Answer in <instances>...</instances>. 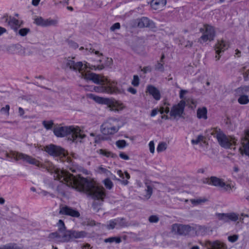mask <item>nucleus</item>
Returning <instances> with one entry per match:
<instances>
[{
  "label": "nucleus",
  "instance_id": "obj_1",
  "mask_svg": "<svg viewBox=\"0 0 249 249\" xmlns=\"http://www.w3.org/2000/svg\"><path fill=\"white\" fill-rule=\"evenodd\" d=\"M13 156L16 157V160H22L29 164L46 168L48 172L53 174L55 179L59 180L66 184L67 186L74 188L79 192L86 193L94 199L92 205L93 209L96 212L99 210L101 203L98 202L95 200L104 201L106 194L105 190L103 187L99 186L94 182L83 177L76 178L67 171L58 169L51 162H46L43 165L36 159L21 153H13Z\"/></svg>",
  "mask_w": 249,
  "mask_h": 249
},
{
  "label": "nucleus",
  "instance_id": "obj_2",
  "mask_svg": "<svg viewBox=\"0 0 249 249\" xmlns=\"http://www.w3.org/2000/svg\"><path fill=\"white\" fill-rule=\"evenodd\" d=\"M53 133L57 137L68 136V140L75 143L83 142L86 137L83 131L78 126H56L53 129Z\"/></svg>",
  "mask_w": 249,
  "mask_h": 249
},
{
  "label": "nucleus",
  "instance_id": "obj_3",
  "mask_svg": "<svg viewBox=\"0 0 249 249\" xmlns=\"http://www.w3.org/2000/svg\"><path fill=\"white\" fill-rule=\"evenodd\" d=\"M210 134L216 138L219 145L225 148H230L232 145H236L235 138L227 136L220 128L217 127L211 129Z\"/></svg>",
  "mask_w": 249,
  "mask_h": 249
},
{
  "label": "nucleus",
  "instance_id": "obj_4",
  "mask_svg": "<svg viewBox=\"0 0 249 249\" xmlns=\"http://www.w3.org/2000/svg\"><path fill=\"white\" fill-rule=\"evenodd\" d=\"M120 128L119 121L115 118H110L104 122L100 126V131L104 135H112Z\"/></svg>",
  "mask_w": 249,
  "mask_h": 249
},
{
  "label": "nucleus",
  "instance_id": "obj_5",
  "mask_svg": "<svg viewBox=\"0 0 249 249\" xmlns=\"http://www.w3.org/2000/svg\"><path fill=\"white\" fill-rule=\"evenodd\" d=\"M53 237L60 238V241L62 242H69L71 239L75 238H82L86 236L87 233L85 231H76L75 230H68L63 235H60L57 232L51 234Z\"/></svg>",
  "mask_w": 249,
  "mask_h": 249
},
{
  "label": "nucleus",
  "instance_id": "obj_6",
  "mask_svg": "<svg viewBox=\"0 0 249 249\" xmlns=\"http://www.w3.org/2000/svg\"><path fill=\"white\" fill-rule=\"evenodd\" d=\"M45 150L50 155L53 157H59L60 158H64L69 163H73L72 160L70 157L67 156L65 150L60 146L51 144L46 145L45 147Z\"/></svg>",
  "mask_w": 249,
  "mask_h": 249
},
{
  "label": "nucleus",
  "instance_id": "obj_7",
  "mask_svg": "<svg viewBox=\"0 0 249 249\" xmlns=\"http://www.w3.org/2000/svg\"><path fill=\"white\" fill-rule=\"evenodd\" d=\"M116 82L107 80L105 83H100L98 86H95L94 90L97 92L116 93L119 91V89L116 87Z\"/></svg>",
  "mask_w": 249,
  "mask_h": 249
},
{
  "label": "nucleus",
  "instance_id": "obj_8",
  "mask_svg": "<svg viewBox=\"0 0 249 249\" xmlns=\"http://www.w3.org/2000/svg\"><path fill=\"white\" fill-rule=\"evenodd\" d=\"M200 32L203 33L198 40L200 43L206 42L207 41H211L214 39L215 36L214 28L207 24H204L203 28L200 29Z\"/></svg>",
  "mask_w": 249,
  "mask_h": 249
},
{
  "label": "nucleus",
  "instance_id": "obj_9",
  "mask_svg": "<svg viewBox=\"0 0 249 249\" xmlns=\"http://www.w3.org/2000/svg\"><path fill=\"white\" fill-rule=\"evenodd\" d=\"M173 232L180 235H187L194 234L196 230L194 227L189 225L174 224L172 226Z\"/></svg>",
  "mask_w": 249,
  "mask_h": 249
},
{
  "label": "nucleus",
  "instance_id": "obj_10",
  "mask_svg": "<svg viewBox=\"0 0 249 249\" xmlns=\"http://www.w3.org/2000/svg\"><path fill=\"white\" fill-rule=\"evenodd\" d=\"M134 26L140 28H149L154 29L156 27L155 23L147 17H143L136 19L133 21Z\"/></svg>",
  "mask_w": 249,
  "mask_h": 249
},
{
  "label": "nucleus",
  "instance_id": "obj_11",
  "mask_svg": "<svg viewBox=\"0 0 249 249\" xmlns=\"http://www.w3.org/2000/svg\"><path fill=\"white\" fill-rule=\"evenodd\" d=\"M185 106V102L183 100H181L177 105L173 106L170 110V116L174 118L181 117L184 113Z\"/></svg>",
  "mask_w": 249,
  "mask_h": 249
},
{
  "label": "nucleus",
  "instance_id": "obj_12",
  "mask_svg": "<svg viewBox=\"0 0 249 249\" xmlns=\"http://www.w3.org/2000/svg\"><path fill=\"white\" fill-rule=\"evenodd\" d=\"M59 213L75 218L80 216V213L76 209L66 205L60 206Z\"/></svg>",
  "mask_w": 249,
  "mask_h": 249
},
{
  "label": "nucleus",
  "instance_id": "obj_13",
  "mask_svg": "<svg viewBox=\"0 0 249 249\" xmlns=\"http://www.w3.org/2000/svg\"><path fill=\"white\" fill-rule=\"evenodd\" d=\"M65 64L66 66L68 68H69L70 70L75 71H78L80 72L89 67L87 63H86V64L85 65H83L82 62H75L73 60L67 59L65 62Z\"/></svg>",
  "mask_w": 249,
  "mask_h": 249
},
{
  "label": "nucleus",
  "instance_id": "obj_14",
  "mask_svg": "<svg viewBox=\"0 0 249 249\" xmlns=\"http://www.w3.org/2000/svg\"><path fill=\"white\" fill-rule=\"evenodd\" d=\"M229 47V43L224 40H218L214 46L216 55L215 58L216 60L220 59V53L224 52Z\"/></svg>",
  "mask_w": 249,
  "mask_h": 249
},
{
  "label": "nucleus",
  "instance_id": "obj_15",
  "mask_svg": "<svg viewBox=\"0 0 249 249\" xmlns=\"http://www.w3.org/2000/svg\"><path fill=\"white\" fill-rule=\"evenodd\" d=\"M7 51L11 54H18L20 55L26 54L25 48L19 44H13L7 48Z\"/></svg>",
  "mask_w": 249,
  "mask_h": 249
},
{
  "label": "nucleus",
  "instance_id": "obj_16",
  "mask_svg": "<svg viewBox=\"0 0 249 249\" xmlns=\"http://www.w3.org/2000/svg\"><path fill=\"white\" fill-rule=\"evenodd\" d=\"M203 245L207 249H226V245L218 240L213 242L209 240L205 241L203 243Z\"/></svg>",
  "mask_w": 249,
  "mask_h": 249
},
{
  "label": "nucleus",
  "instance_id": "obj_17",
  "mask_svg": "<svg viewBox=\"0 0 249 249\" xmlns=\"http://www.w3.org/2000/svg\"><path fill=\"white\" fill-rule=\"evenodd\" d=\"M85 78L87 80L92 81L94 83L99 84L100 83H105L108 80L104 77H101L100 75L94 73H86Z\"/></svg>",
  "mask_w": 249,
  "mask_h": 249
},
{
  "label": "nucleus",
  "instance_id": "obj_18",
  "mask_svg": "<svg viewBox=\"0 0 249 249\" xmlns=\"http://www.w3.org/2000/svg\"><path fill=\"white\" fill-rule=\"evenodd\" d=\"M146 92L153 96L156 100H160L161 97L159 90L152 85H148L146 88Z\"/></svg>",
  "mask_w": 249,
  "mask_h": 249
},
{
  "label": "nucleus",
  "instance_id": "obj_19",
  "mask_svg": "<svg viewBox=\"0 0 249 249\" xmlns=\"http://www.w3.org/2000/svg\"><path fill=\"white\" fill-rule=\"evenodd\" d=\"M22 24V21L19 20L14 17L10 16L8 26L14 31L17 32Z\"/></svg>",
  "mask_w": 249,
  "mask_h": 249
},
{
  "label": "nucleus",
  "instance_id": "obj_20",
  "mask_svg": "<svg viewBox=\"0 0 249 249\" xmlns=\"http://www.w3.org/2000/svg\"><path fill=\"white\" fill-rule=\"evenodd\" d=\"M223 182L224 180L223 179L218 178L216 177L212 176L209 178L208 183L209 184L219 188L220 186H221V185Z\"/></svg>",
  "mask_w": 249,
  "mask_h": 249
},
{
  "label": "nucleus",
  "instance_id": "obj_21",
  "mask_svg": "<svg viewBox=\"0 0 249 249\" xmlns=\"http://www.w3.org/2000/svg\"><path fill=\"white\" fill-rule=\"evenodd\" d=\"M166 2V0H152L151 2V6L153 9L158 10L164 7Z\"/></svg>",
  "mask_w": 249,
  "mask_h": 249
},
{
  "label": "nucleus",
  "instance_id": "obj_22",
  "mask_svg": "<svg viewBox=\"0 0 249 249\" xmlns=\"http://www.w3.org/2000/svg\"><path fill=\"white\" fill-rule=\"evenodd\" d=\"M91 96L92 98L97 103L104 105H109L110 103V101L108 98L101 97L92 94L91 95Z\"/></svg>",
  "mask_w": 249,
  "mask_h": 249
},
{
  "label": "nucleus",
  "instance_id": "obj_23",
  "mask_svg": "<svg viewBox=\"0 0 249 249\" xmlns=\"http://www.w3.org/2000/svg\"><path fill=\"white\" fill-rule=\"evenodd\" d=\"M207 109L206 107L199 108L197 110V117L199 119H207Z\"/></svg>",
  "mask_w": 249,
  "mask_h": 249
},
{
  "label": "nucleus",
  "instance_id": "obj_24",
  "mask_svg": "<svg viewBox=\"0 0 249 249\" xmlns=\"http://www.w3.org/2000/svg\"><path fill=\"white\" fill-rule=\"evenodd\" d=\"M244 139L246 142L243 143V149L240 148V149L242 154H244L249 156V140L247 138H245Z\"/></svg>",
  "mask_w": 249,
  "mask_h": 249
},
{
  "label": "nucleus",
  "instance_id": "obj_25",
  "mask_svg": "<svg viewBox=\"0 0 249 249\" xmlns=\"http://www.w3.org/2000/svg\"><path fill=\"white\" fill-rule=\"evenodd\" d=\"M0 249H22V248L16 243H10L0 246Z\"/></svg>",
  "mask_w": 249,
  "mask_h": 249
},
{
  "label": "nucleus",
  "instance_id": "obj_26",
  "mask_svg": "<svg viewBox=\"0 0 249 249\" xmlns=\"http://www.w3.org/2000/svg\"><path fill=\"white\" fill-rule=\"evenodd\" d=\"M57 225L58 227V231L57 232L60 235H63V233L67 231L66 228L65 227L64 222L62 220H59L58 223H57Z\"/></svg>",
  "mask_w": 249,
  "mask_h": 249
},
{
  "label": "nucleus",
  "instance_id": "obj_27",
  "mask_svg": "<svg viewBox=\"0 0 249 249\" xmlns=\"http://www.w3.org/2000/svg\"><path fill=\"white\" fill-rule=\"evenodd\" d=\"M219 188H221L223 192L230 194L232 192V189L234 188V186H231L230 184H226L224 181L222 184L221 186Z\"/></svg>",
  "mask_w": 249,
  "mask_h": 249
},
{
  "label": "nucleus",
  "instance_id": "obj_28",
  "mask_svg": "<svg viewBox=\"0 0 249 249\" xmlns=\"http://www.w3.org/2000/svg\"><path fill=\"white\" fill-rule=\"evenodd\" d=\"M46 19L41 17H38L35 18L34 23L38 26L46 27Z\"/></svg>",
  "mask_w": 249,
  "mask_h": 249
},
{
  "label": "nucleus",
  "instance_id": "obj_29",
  "mask_svg": "<svg viewBox=\"0 0 249 249\" xmlns=\"http://www.w3.org/2000/svg\"><path fill=\"white\" fill-rule=\"evenodd\" d=\"M46 27L51 26H56L58 23L57 18L52 19L50 18L46 19Z\"/></svg>",
  "mask_w": 249,
  "mask_h": 249
},
{
  "label": "nucleus",
  "instance_id": "obj_30",
  "mask_svg": "<svg viewBox=\"0 0 249 249\" xmlns=\"http://www.w3.org/2000/svg\"><path fill=\"white\" fill-rule=\"evenodd\" d=\"M249 89L248 87H240L237 89L235 92L236 96H240L244 95L245 93Z\"/></svg>",
  "mask_w": 249,
  "mask_h": 249
},
{
  "label": "nucleus",
  "instance_id": "obj_31",
  "mask_svg": "<svg viewBox=\"0 0 249 249\" xmlns=\"http://www.w3.org/2000/svg\"><path fill=\"white\" fill-rule=\"evenodd\" d=\"M115 221L117 223V228L120 227H125L127 225V223L125 219L124 218H118L115 219Z\"/></svg>",
  "mask_w": 249,
  "mask_h": 249
},
{
  "label": "nucleus",
  "instance_id": "obj_32",
  "mask_svg": "<svg viewBox=\"0 0 249 249\" xmlns=\"http://www.w3.org/2000/svg\"><path fill=\"white\" fill-rule=\"evenodd\" d=\"M207 201L205 198H198L196 199H190V202L194 205H197L205 203Z\"/></svg>",
  "mask_w": 249,
  "mask_h": 249
},
{
  "label": "nucleus",
  "instance_id": "obj_33",
  "mask_svg": "<svg viewBox=\"0 0 249 249\" xmlns=\"http://www.w3.org/2000/svg\"><path fill=\"white\" fill-rule=\"evenodd\" d=\"M146 189H145V191L146 192V194L145 195V197L148 199L150 198L151 196L153 193V188L152 186L147 183H146Z\"/></svg>",
  "mask_w": 249,
  "mask_h": 249
},
{
  "label": "nucleus",
  "instance_id": "obj_34",
  "mask_svg": "<svg viewBox=\"0 0 249 249\" xmlns=\"http://www.w3.org/2000/svg\"><path fill=\"white\" fill-rule=\"evenodd\" d=\"M238 102L241 105L247 104L249 103V98L248 96L244 95L239 96L238 99Z\"/></svg>",
  "mask_w": 249,
  "mask_h": 249
},
{
  "label": "nucleus",
  "instance_id": "obj_35",
  "mask_svg": "<svg viewBox=\"0 0 249 249\" xmlns=\"http://www.w3.org/2000/svg\"><path fill=\"white\" fill-rule=\"evenodd\" d=\"M99 153L101 155H103L107 157H111L112 158L115 157L116 156L111 153V152H109L108 151H107L106 150L104 149H100L99 150Z\"/></svg>",
  "mask_w": 249,
  "mask_h": 249
},
{
  "label": "nucleus",
  "instance_id": "obj_36",
  "mask_svg": "<svg viewBox=\"0 0 249 249\" xmlns=\"http://www.w3.org/2000/svg\"><path fill=\"white\" fill-rule=\"evenodd\" d=\"M121 242V239L120 237H111L105 239L106 243H120Z\"/></svg>",
  "mask_w": 249,
  "mask_h": 249
},
{
  "label": "nucleus",
  "instance_id": "obj_37",
  "mask_svg": "<svg viewBox=\"0 0 249 249\" xmlns=\"http://www.w3.org/2000/svg\"><path fill=\"white\" fill-rule=\"evenodd\" d=\"M42 124L46 129L49 130L52 128L53 125V122L52 120L49 121H43Z\"/></svg>",
  "mask_w": 249,
  "mask_h": 249
},
{
  "label": "nucleus",
  "instance_id": "obj_38",
  "mask_svg": "<svg viewBox=\"0 0 249 249\" xmlns=\"http://www.w3.org/2000/svg\"><path fill=\"white\" fill-rule=\"evenodd\" d=\"M216 215L219 220H223L225 222L228 221V213H217Z\"/></svg>",
  "mask_w": 249,
  "mask_h": 249
},
{
  "label": "nucleus",
  "instance_id": "obj_39",
  "mask_svg": "<svg viewBox=\"0 0 249 249\" xmlns=\"http://www.w3.org/2000/svg\"><path fill=\"white\" fill-rule=\"evenodd\" d=\"M30 32V29L27 28H24L18 30V33L21 36H26Z\"/></svg>",
  "mask_w": 249,
  "mask_h": 249
},
{
  "label": "nucleus",
  "instance_id": "obj_40",
  "mask_svg": "<svg viewBox=\"0 0 249 249\" xmlns=\"http://www.w3.org/2000/svg\"><path fill=\"white\" fill-rule=\"evenodd\" d=\"M117 174L123 180H124V178H126L127 179L130 178V175L127 172H125L124 173H123L121 170H118Z\"/></svg>",
  "mask_w": 249,
  "mask_h": 249
},
{
  "label": "nucleus",
  "instance_id": "obj_41",
  "mask_svg": "<svg viewBox=\"0 0 249 249\" xmlns=\"http://www.w3.org/2000/svg\"><path fill=\"white\" fill-rule=\"evenodd\" d=\"M116 146L120 149H122L126 146V142L125 140H118L116 142Z\"/></svg>",
  "mask_w": 249,
  "mask_h": 249
},
{
  "label": "nucleus",
  "instance_id": "obj_42",
  "mask_svg": "<svg viewBox=\"0 0 249 249\" xmlns=\"http://www.w3.org/2000/svg\"><path fill=\"white\" fill-rule=\"evenodd\" d=\"M167 148V145L165 142H160L158 145L157 150L158 152H162Z\"/></svg>",
  "mask_w": 249,
  "mask_h": 249
},
{
  "label": "nucleus",
  "instance_id": "obj_43",
  "mask_svg": "<svg viewBox=\"0 0 249 249\" xmlns=\"http://www.w3.org/2000/svg\"><path fill=\"white\" fill-rule=\"evenodd\" d=\"M203 138L204 137L202 135H198L196 139L192 140L191 142L193 144H197L203 141Z\"/></svg>",
  "mask_w": 249,
  "mask_h": 249
},
{
  "label": "nucleus",
  "instance_id": "obj_44",
  "mask_svg": "<svg viewBox=\"0 0 249 249\" xmlns=\"http://www.w3.org/2000/svg\"><path fill=\"white\" fill-rule=\"evenodd\" d=\"M104 184L108 189H111L113 186V183L109 178H106L104 180Z\"/></svg>",
  "mask_w": 249,
  "mask_h": 249
},
{
  "label": "nucleus",
  "instance_id": "obj_45",
  "mask_svg": "<svg viewBox=\"0 0 249 249\" xmlns=\"http://www.w3.org/2000/svg\"><path fill=\"white\" fill-rule=\"evenodd\" d=\"M131 84L135 87H137L140 84V79L138 75H134Z\"/></svg>",
  "mask_w": 249,
  "mask_h": 249
},
{
  "label": "nucleus",
  "instance_id": "obj_46",
  "mask_svg": "<svg viewBox=\"0 0 249 249\" xmlns=\"http://www.w3.org/2000/svg\"><path fill=\"white\" fill-rule=\"evenodd\" d=\"M115 227H117L115 219L109 221L108 224L107 225V227L108 229H113Z\"/></svg>",
  "mask_w": 249,
  "mask_h": 249
},
{
  "label": "nucleus",
  "instance_id": "obj_47",
  "mask_svg": "<svg viewBox=\"0 0 249 249\" xmlns=\"http://www.w3.org/2000/svg\"><path fill=\"white\" fill-rule=\"evenodd\" d=\"M228 220H231L232 221H236L238 219V215L235 213H228Z\"/></svg>",
  "mask_w": 249,
  "mask_h": 249
},
{
  "label": "nucleus",
  "instance_id": "obj_48",
  "mask_svg": "<svg viewBox=\"0 0 249 249\" xmlns=\"http://www.w3.org/2000/svg\"><path fill=\"white\" fill-rule=\"evenodd\" d=\"M148 220L150 223H157L159 221V218L156 215H152L149 217Z\"/></svg>",
  "mask_w": 249,
  "mask_h": 249
},
{
  "label": "nucleus",
  "instance_id": "obj_49",
  "mask_svg": "<svg viewBox=\"0 0 249 249\" xmlns=\"http://www.w3.org/2000/svg\"><path fill=\"white\" fill-rule=\"evenodd\" d=\"M9 109H10V106L9 105H6L5 107H2L0 109V112L2 113H5L7 115H9Z\"/></svg>",
  "mask_w": 249,
  "mask_h": 249
},
{
  "label": "nucleus",
  "instance_id": "obj_50",
  "mask_svg": "<svg viewBox=\"0 0 249 249\" xmlns=\"http://www.w3.org/2000/svg\"><path fill=\"white\" fill-rule=\"evenodd\" d=\"M238 238V236L237 235L234 234L231 236H229L228 237V240L231 243H234L237 240Z\"/></svg>",
  "mask_w": 249,
  "mask_h": 249
},
{
  "label": "nucleus",
  "instance_id": "obj_51",
  "mask_svg": "<svg viewBox=\"0 0 249 249\" xmlns=\"http://www.w3.org/2000/svg\"><path fill=\"white\" fill-rule=\"evenodd\" d=\"M120 27V24L119 22H116L111 26L110 30L111 31H114L115 30L119 29Z\"/></svg>",
  "mask_w": 249,
  "mask_h": 249
},
{
  "label": "nucleus",
  "instance_id": "obj_52",
  "mask_svg": "<svg viewBox=\"0 0 249 249\" xmlns=\"http://www.w3.org/2000/svg\"><path fill=\"white\" fill-rule=\"evenodd\" d=\"M155 70L163 71L164 70L163 64L158 62V63L155 65Z\"/></svg>",
  "mask_w": 249,
  "mask_h": 249
},
{
  "label": "nucleus",
  "instance_id": "obj_53",
  "mask_svg": "<svg viewBox=\"0 0 249 249\" xmlns=\"http://www.w3.org/2000/svg\"><path fill=\"white\" fill-rule=\"evenodd\" d=\"M149 150L151 153H154L155 151L154 142L153 141H150L149 143Z\"/></svg>",
  "mask_w": 249,
  "mask_h": 249
},
{
  "label": "nucleus",
  "instance_id": "obj_54",
  "mask_svg": "<svg viewBox=\"0 0 249 249\" xmlns=\"http://www.w3.org/2000/svg\"><path fill=\"white\" fill-rule=\"evenodd\" d=\"M112 178L114 180H117L118 181H121L123 184L126 185L128 183V181L127 180H121L120 179H118L116 178V177L114 175L112 176Z\"/></svg>",
  "mask_w": 249,
  "mask_h": 249
},
{
  "label": "nucleus",
  "instance_id": "obj_55",
  "mask_svg": "<svg viewBox=\"0 0 249 249\" xmlns=\"http://www.w3.org/2000/svg\"><path fill=\"white\" fill-rule=\"evenodd\" d=\"M142 71H143L144 73L150 72L151 71V67L149 66L144 67L142 69Z\"/></svg>",
  "mask_w": 249,
  "mask_h": 249
},
{
  "label": "nucleus",
  "instance_id": "obj_56",
  "mask_svg": "<svg viewBox=\"0 0 249 249\" xmlns=\"http://www.w3.org/2000/svg\"><path fill=\"white\" fill-rule=\"evenodd\" d=\"M119 156L121 158L125 160H128L129 159V157L123 152H121L119 154Z\"/></svg>",
  "mask_w": 249,
  "mask_h": 249
},
{
  "label": "nucleus",
  "instance_id": "obj_57",
  "mask_svg": "<svg viewBox=\"0 0 249 249\" xmlns=\"http://www.w3.org/2000/svg\"><path fill=\"white\" fill-rule=\"evenodd\" d=\"M187 93V91L184 89H181L179 92V98L182 99L184 98V95Z\"/></svg>",
  "mask_w": 249,
  "mask_h": 249
},
{
  "label": "nucleus",
  "instance_id": "obj_58",
  "mask_svg": "<svg viewBox=\"0 0 249 249\" xmlns=\"http://www.w3.org/2000/svg\"><path fill=\"white\" fill-rule=\"evenodd\" d=\"M127 91L133 94H135L137 93V90L132 87H129L127 89Z\"/></svg>",
  "mask_w": 249,
  "mask_h": 249
},
{
  "label": "nucleus",
  "instance_id": "obj_59",
  "mask_svg": "<svg viewBox=\"0 0 249 249\" xmlns=\"http://www.w3.org/2000/svg\"><path fill=\"white\" fill-rule=\"evenodd\" d=\"M2 19L4 20V21L6 23H7V24H9V21L10 20V17H8V16L6 14L2 17Z\"/></svg>",
  "mask_w": 249,
  "mask_h": 249
},
{
  "label": "nucleus",
  "instance_id": "obj_60",
  "mask_svg": "<svg viewBox=\"0 0 249 249\" xmlns=\"http://www.w3.org/2000/svg\"><path fill=\"white\" fill-rule=\"evenodd\" d=\"M193 43L192 41H188L185 45V47L191 48L192 47Z\"/></svg>",
  "mask_w": 249,
  "mask_h": 249
},
{
  "label": "nucleus",
  "instance_id": "obj_61",
  "mask_svg": "<svg viewBox=\"0 0 249 249\" xmlns=\"http://www.w3.org/2000/svg\"><path fill=\"white\" fill-rule=\"evenodd\" d=\"M158 109H154L152 110L151 111V117H154L158 113Z\"/></svg>",
  "mask_w": 249,
  "mask_h": 249
},
{
  "label": "nucleus",
  "instance_id": "obj_62",
  "mask_svg": "<svg viewBox=\"0 0 249 249\" xmlns=\"http://www.w3.org/2000/svg\"><path fill=\"white\" fill-rule=\"evenodd\" d=\"M40 1V0H32V4L34 6H37L38 5Z\"/></svg>",
  "mask_w": 249,
  "mask_h": 249
},
{
  "label": "nucleus",
  "instance_id": "obj_63",
  "mask_svg": "<svg viewBox=\"0 0 249 249\" xmlns=\"http://www.w3.org/2000/svg\"><path fill=\"white\" fill-rule=\"evenodd\" d=\"M6 32L7 30L5 28L0 26V36Z\"/></svg>",
  "mask_w": 249,
  "mask_h": 249
},
{
  "label": "nucleus",
  "instance_id": "obj_64",
  "mask_svg": "<svg viewBox=\"0 0 249 249\" xmlns=\"http://www.w3.org/2000/svg\"><path fill=\"white\" fill-rule=\"evenodd\" d=\"M18 113L20 116H22L24 113L23 109L21 107L18 108Z\"/></svg>",
  "mask_w": 249,
  "mask_h": 249
}]
</instances>
